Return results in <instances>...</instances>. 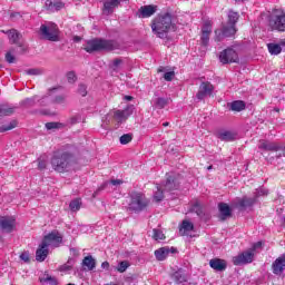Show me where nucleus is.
Instances as JSON below:
<instances>
[{
    "instance_id": "obj_36",
    "label": "nucleus",
    "mask_w": 285,
    "mask_h": 285,
    "mask_svg": "<svg viewBox=\"0 0 285 285\" xmlns=\"http://www.w3.org/2000/svg\"><path fill=\"white\" fill-rule=\"evenodd\" d=\"M17 128V120H11L9 125H3L0 127V132H8V130H12Z\"/></svg>"
},
{
    "instance_id": "obj_64",
    "label": "nucleus",
    "mask_w": 285,
    "mask_h": 285,
    "mask_svg": "<svg viewBox=\"0 0 285 285\" xmlns=\"http://www.w3.org/2000/svg\"><path fill=\"white\" fill-rule=\"evenodd\" d=\"M168 125H169V122H164V124H163V126H165V127L168 126Z\"/></svg>"
},
{
    "instance_id": "obj_18",
    "label": "nucleus",
    "mask_w": 285,
    "mask_h": 285,
    "mask_svg": "<svg viewBox=\"0 0 285 285\" xmlns=\"http://www.w3.org/2000/svg\"><path fill=\"white\" fill-rule=\"evenodd\" d=\"M4 35H7L10 43H14L19 48H23V41H21L22 36L16 29L2 30Z\"/></svg>"
},
{
    "instance_id": "obj_6",
    "label": "nucleus",
    "mask_w": 285,
    "mask_h": 285,
    "mask_svg": "<svg viewBox=\"0 0 285 285\" xmlns=\"http://www.w3.org/2000/svg\"><path fill=\"white\" fill-rule=\"evenodd\" d=\"M268 26L272 30L285 32V12L282 9H274L269 14Z\"/></svg>"
},
{
    "instance_id": "obj_58",
    "label": "nucleus",
    "mask_w": 285,
    "mask_h": 285,
    "mask_svg": "<svg viewBox=\"0 0 285 285\" xmlns=\"http://www.w3.org/2000/svg\"><path fill=\"white\" fill-rule=\"evenodd\" d=\"M119 66H121V59H115L114 60V67L118 68Z\"/></svg>"
},
{
    "instance_id": "obj_22",
    "label": "nucleus",
    "mask_w": 285,
    "mask_h": 285,
    "mask_svg": "<svg viewBox=\"0 0 285 285\" xmlns=\"http://www.w3.org/2000/svg\"><path fill=\"white\" fill-rule=\"evenodd\" d=\"M258 148L261 150H268L271 153H277V150H282V147L277 145L276 142H272L268 140H261Z\"/></svg>"
},
{
    "instance_id": "obj_30",
    "label": "nucleus",
    "mask_w": 285,
    "mask_h": 285,
    "mask_svg": "<svg viewBox=\"0 0 285 285\" xmlns=\"http://www.w3.org/2000/svg\"><path fill=\"white\" fill-rule=\"evenodd\" d=\"M82 266H86L89 271H95L96 262L92 256H87L82 261Z\"/></svg>"
},
{
    "instance_id": "obj_24",
    "label": "nucleus",
    "mask_w": 285,
    "mask_h": 285,
    "mask_svg": "<svg viewBox=\"0 0 285 285\" xmlns=\"http://www.w3.org/2000/svg\"><path fill=\"white\" fill-rule=\"evenodd\" d=\"M209 266L210 268H213L214 271H226V261L222 259V258H213L209 261Z\"/></svg>"
},
{
    "instance_id": "obj_32",
    "label": "nucleus",
    "mask_w": 285,
    "mask_h": 285,
    "mask_svg": "<svg viewBox=\"0 0 285 285\" xmlns=\"http://www.w3.org/2000/svg\"><path fill=\"white\" fill-rule=\"evenodd\" d=\"M153 233V239H155V242H164V239H166V235L161 229L154 228Z\"/></svg>"
},
{
    "instance_id": "obj_13",
    "label": "nucleus",
    "mask_w": 285,
    "mask_h": 285,
    "mask_svg": "<svg viewBox=\"0 0 285 285\" xmlns=\"http://www.w3.org/2000/svg\"><path fill=\"white\" fill-rule=\"evenodd\" d=\"M219 60L222 63H236L239 57L237 56V51L233 48H228L220 52Z\"/></svg>"
},
{
    "instance_id": "obj_1",
    "label": "nucleus",
    "mask_w": 285,
    "mask_h": 285,
    "mask_svg": "<svg viewBox=\"0 0 285 285\" xmlns=\"http://www.w3.org/2000/svg\"><path fill=\"white\" fill-rule=\"evenodd\" d=\"M51 166L56 173H68L75 166V155L66 150L55 151L51 157Z\"/></svg>"
},
{
    "instance_id": "obj_34",
    "label": "nucleus",
    "mask_w": 285,
    "mask_h": 285,
    "mask_svg": "<svg viewBox=\"0 0 285 285\" xmlns=\"http://www.w3.org/2000/svg\"><path fill=\"white\" fill-rule=\"evenodd\" d=\"M69 208H70L71 213H77V210H79L81 208V199L76 198V199L71 200V203L69 204Z\"/></svg>"
},
{
    "instance_id": "obj_57",
    "label": "nucleus",
    "mask_w": 285,
    "mask_h": 285,
    "mask_svg": "<svg viewBox=\"0 0 285 285\" xmlns=\"http://www.w3.org/2000/svg\"><path fill=\"white\" fill-rule=\"evenodd\" d=\"M71 268H72V266L66 264V265H62V266L60 267V271L66 272V271H70Z\"/></svg>"
},
{
    "instance_id": "obj_55",
    "label": "nucleus",
    "mask_w": 285,
    "mask_h": 285,
    "mask_svg": "<svg viewBox=\"0 0 285 285\" xmlns=\"http://www.w3.org/2000/svg\"><path fill=\"white\" fill-rule=\"evenodd\" d=\"M110 184H112V186H119L120 184H124V181L121 179H111Z\"/></svg>"
},
{
    "instance_id": "obj_39",
    "label": "nucleus",
    "mask_w": 285,
    "mask_h": 285,
    "mask_svg": "<svg viewBox=\"0 0 285 285\" xmlns=\"http://www.w3.org/2000/svg\"><path fill=\"white\" fill-rule=\"evenodd\" d=\"M132 141V134H124L120 137V144L126 146V144H130Z\"/></svg>"
},
{
    "instance_id": "obj_42",
    "label": "nucleus",
    "mask_w": 285,
    "mask_h": 285,
    "mask_svg": "<svg viewBox=\"0 0 285 285\" xmlns=\"http://www.w3.org/2000/svg\"><path fill=\"white\" fill-rule=\"evenodd\" d=\"M37 104V96L22 100V106H35Z\"/></svg>"
},
{
    "instance_id": "obj_51",
    "label": "nucleus",
    "mask_w": 285,
    "mask_h": 285,
    "mask_svg": "<svg viewBox=\"0 0 285 285\" xmlns=\"http://www.w3.org/2000/svg\"><path fill=\"white\" fill-rule=\"evenodd\" d=\"M6 61L8 63H14V56L10 51L6 53Z\"/></svg>"
},
{
    "instance_id": "obj_41",
    "label": "nucleus",
    "mask_w": 285,
    "mask_h": 285,
    "mask_svg": "<svg viewBox=\"0 0 285 285\" xmlns=\"http://www.w3.org/2000/svg\"><path fill=\"white\" fill-rule=\"evenodd\" d=\"M189 213H194L195 215H202V213H204L202 210V205L199 203H196L191 206Z\"/></svg>"
},
{
    "instance_id": "obj_38",
    "label": "nucleus",
    "mask_w": 285,
    "mask_h": 285,
    "mask_svg": "<svg viewBox=\"0 0 285 285\" xmlns=\"http://www.w3.org/2000/svg\"><path fill=\"white\" fill-rule=\"evenodd\" d=\"M213 32V22L210 20H206L202 28V33H210Z\"/></svg>"
},
{
    "instance_id": "obj_5",
    "label": "nucleus",
    "mask_w": 285,
    "mask_h": 285,
    "mask_svg": "<svg viewBox=\"0 0 285 285\" xmlns=\"http://www.w3.org/2000/svg\"><path fill=\"white\" fill-rule=\"evenodd\" d=\"M148 206H150V199H148L145 194L139 191H132L130 194L129 210L141 213V210H146Z\"/></svg>"
},
{
    "instance_id": "obj_52",
    "label": "nucleus",
    "mask_w": 285,
    "mask_h": 285,
    "mask_svg": "<svg viewBox=\"0 0 285 285\" xmlns=\"http://www.w3.org/2000/svg\"><path fill=\"white\" fill-rule=\"evenodd\" d=\"M41 69H29L27 70V75H33V76H37V75H41Z\"/></svg>"
},
{
    "instance_id": "obj_3",
    "label": "nucleus",
    "mask_w": 285,
    "mask_h": 285,
    "mask_svg": "<svg viewBox=\"0 0 285 285\" xmlns=\"http://www.w3.org/2000/svg\"><path fill=\"white\" fill-rule=\"evenodd\" d=\"M266 195H268V189L261 187L256 189L253 198L243 197L233 202V208H237L240 213H243V210H247V208H252V206H255L259 197H266Z\"/></svg>"
},
{
    "instance_id": "obj_10",
    "label": "nucleus",
    "mask_w": 285,
    "mask_h": 285,
    "mask_svg": "<svg viewBox=\"0 0 285 285\" xmlns=\"http://www.w3.org/2000/svg\"><path fill=\"white\" fill-rule=\"evenodd\" d=\"M237 32V28L230 24L223 26V29L215 30V38L214 40L219 42L224 41L226 37H235V33Z\"/></svg>"
},
{
    "instance_id": "obj_14",
    "label": "nucleus",
    "mask_w": 285,
    "mask_h": 285,
    "mask_svg": "<svg viewBox=\"0 0 285 285\" xmlns=\"http://www.w3.org/2000/svg\"><path fill=\"white\" fill-rule=\"evenodd\" d=\"M213 90H215V87H213V83L206 81L202 82L198 89V92L196 94V98L199 101H203V99H206V97H210L213 95Z\"/></svg>"
},
{
    "instance_id": "obj_15",
    "label": "nucleus",
    "mask_w": 285,
    "mask_h": 285,
    "mask_svg": "<svg viewBox=\"0 0 285 285\" xmlns=\"http://www.w3.org/2000/svg\"><path fill=\"white\" fill-rule=\"evenodd\" d=\"M195 225L193 224V222L185 219L181 222V224L179 225V235H181V237H195Z\"/></svg>"
},
{
    "instance_id": "obj_19",
    "label": "nucleus",
    "mask_w": 285,
    "mask_h": 285,
    "mask_svg": "<svg viewBox=\"0 0 285 285\" xmlns=\"http://www.w3.org/2000/svg\"><path fill=\"white\" fill-rule=\"evenodd\" d=\"M155 12H157V6L147 4V6H142L139 8V10L137 12V17L139 19H148V18L153 17V14H155Z\"/></svg>"
},
{
    "instance_id": "obj_23",
    "label": "nucleus",
    "mask_w": 285,
    "mask_h": 285,
    "mask_svg": "<svg viewBox=\"0 0 285 285\" xmlns=\"http://www.w3.org/2000/svg\"><path fill=\"white\" fill-rule=\"evenodd\" d=\"M171 279H174L176 284H184L188 282V274L184 269H178L171 275Z\"/></svg>"
},
{
    "instance_id": "obj_4",
    "label": "nucleus",
    "mask_w": 285,
    "mask_h": 285,
    "mask_svg": "<svg viewBox=\"0 0 285 285\" xmlns=\"http://www.w3.org/2000/svg\"><path fill=\"white\" fill-rule=\"evenodd\" d=\"M119 42L115 40L94 39L85 46L86 52H101V50H118Z\"/></svg>"
},
{
    "instance_id": "obj_45",
    "label": "nucleus",
    "mask_w": 285,
    "mask_h": 285,
    "mask_svg": "<svg viewBox=\"0 0 285 285\" xmlns=\"http://www.w3.org/2000/svg\"><path fill=\"white\" fill-rule=\"evenodd\" d=\"M67 79L69 83H75L77 81V75L73 71L67 73Z\"/></svg>"
},
{
    "instance_id": "obj_25",
    "label": "nucleus",
    "mask_w": 285,
    "mask_h": 285,
    "mask_svg": "<svg viewBox=\"0 0 285 285\" xmlns=\"http://www.w3.org/2000/svg\"><path fill=\"white\" fill-rule=\"evenodd\" d=\"M46 257H48V247L41 243L39 248L36 250V261L46 262Z\"/></svg>"
},
{
    "instance_id": "obj_37",
    "label": "nucleus",
    "mask_w": 285,
    "mask_h": 285,
    "mask_svg": "<svg viewBox=\"0 0 285 285\" xmlns=\"http://www.w3.org/2000/svg\"><path fill=\"white\" fill-rule=\"evenodd\" d=\"M128 268H130V263H128V261H122L117 266L118 273H126Z\"/></svg>"
},
{
    "instance_id": "obj_17",
    "label": "nucleus",
    "mask_w": 285,
    "mask_h": 285,
    "mask_svg": "<svg viewBox=\"0 0 285 285\" xmlns=\"http://www.w3.org/2000/svg\"><path fill=\"white\" fill-rule=\"evenodd\" d=\"M170 253H171V255H175V253H177V248L168 247V246L160 247L154 252V255L158 262H164L167 259V257H168V255H170Z\"/></svg>"
},
{
    "instance_id": "obj_7",
    "label": "nucleus",
    "mask_w": 285,
    "mask_h": 285,
    "mask_svg": "<svg viewBox=\"0 0 285 285\" xmlns=\"http://www.w3.org/2000/svg\"><path fill=\"white\" fill-rule=\"evenodd\" d=\"M40 37L46 41H59V27L55 22H48L40 26Z\"/></svg>"
},
{
    "instance_id": "obj_63",
    "label": "nucleus",
    "mask_w": 285,
    "mask_h": 285,
    "mask_svg": "<svg viewBox=\"0 0 285 285\" xmlns=\"http://www.w3.org/2000/svg\"><path fill=\"white\" fill-rule=\"evenodd\" d=\"M46 6H52V2L50 0H47Z\"/></svg>"
},
{
    "instance_id": "obj_21",
    "label": "nucleus",
    "mask_w": 285,
    "mask_h": 285,
    "mask_svg": "<svg viewBox=\"0 0 285 285\" xmlns=\"http://www.w3.org/2000/svg\"><path fill=\"white\" fill-rule=\"evenodd\" d=\"M274 275H282L285 268V254L281 257L276 258V261L272 265Z\"/></svg>"
},
{
    "instance_id": "obj_60",
    "label": "nucleus",
    "mask_w": 285,
    "mask_h": 285,
    "mask_svg": "<svg viewBox=\"0 0 285 285\" xmlns=\"http://www.w3.org/2000/svg\"><path fill=\"white\" fill-rule=\"evenodd\" d=\"M228 217H230V216L229 215H223V216H220V220L225 222V219H228Z\"/></svg>"
},
{
    "instance_id": "obj_33",
    "label": "nucleus",
    "mask_w": 285,
    "mask_h": 285,
    "mask_svg": "<svg viewBox=\"0 0 285 285\" xmlns=\"http://www.w3.org/2000/svg\"><path fill=\"white\" fill-rule=\"evenodd\" d=\"M267 49L271 55H279L282 52V46L277 43H268Z\"/></svg>"
},
{
    "instance_id": "obj_12",
    "label": "nucleus",
    "mask_w": 285,
    "mask_h": 285,
    "mask_svg": "<svg viewBox=\"0 0 285 285\" xmlns=\"http://www.w3.org/2000/svg\"><path fill=\"white\" fill-rule=\"evenodd\" d=\"M132 112H135V106L129 105L124 110L118 109V110L114 111L112 117H114L115 121H117V124H124V121H126L128 119V117H130V115H132Z\"/></svg>"
},
{
    "instance_id": "obj_8",
    "label": "nucleus",
    "mask_w": 285,
    "mask_h": 285,
    "mask_svg": "<svg viewBox=\"0 0 285 285\" xmlns=\"http://www.w3.org/2000/svg\"><path fill=\"white\" fill-rule=\"evenodd\" d=\"M61 242H63V236H61L59 232L55 230L45 236L42 244L47 248H59V246H61Z\"/></svg>"
},
{
    "instance_id": "obj_43",
    "label": "nucleus",
    "mask_w": 285,
    "mask_h": 285,
    "mask_svg": "<svg viewBox=\"0 0 285 285\" xmlns=\"http://www.w3.org/2000/svg\"><path fill=\"white\" fill-rule=\"evenodd\" d=\"M78 95H80L81 97H86V95H88V87L83 83H80L78 86Z\"/></svg>"
},
{
    "instance_id": "obj_46",
    "label": "nucleus",
    "mask_w": 285,
    "mask_h": 285,
    "mask_svg": "<svg viewBox=\"0 0 285 285\" xmlns=\"http://www.w3.org/2000/svg\"><path fill=\"white\" fill-rule=\"evenodd\" d=\"M164 79H165V81H171L173 79H175V71L165 72Z\"/></svg>"
},
{
    "instance_id": "obj_40",
    "label": "nucleus",
    "mask_w": 285,
    "mask_h": 285,
    "mask_svg": "<svg viewBox=\"0 0 285 285\" xmlns=\"http://www.w3.org/2000/svg\"><path fill=\"white\" fill-rule=\"evenodd\" d=\"M154 199L156 202H161L164 199V190H161V187L157 186V190L154 193Z\"/></svg>"
},
{
    "instance_id": "obj_62",
    "label": "nucleus",
    "mask_w": 285,
    "mask_h": 285,
    "mask_svg": "<svg viewBox=\"0 0 285 285\" xmlns=\"http://www.w3.org/2000/svg\"><path fill=\"white\" fill-rule=\"evenodd\" d=\"M73 41L79 42V41H81V38L78 37V36H75V37H73Z\"/></svg>"
},
{
    "instance_id": "obj_50",
    "label": "nucleus",
    "mask_w": 285,
    "mask_h": 285,
    "mask_svg": "<svg viewBox=\"0 0 285 285\" xmlns=\"http://www.w3.org/2000/svg\"><path fill=\"white\" fill-rule=\"evenodd\" d=\"M20 259L28 264V262H30V253L23 252L22 254H20Z\"/></svg>"
},
{
    "instance_id": "obj_9",
    "label": "nucleus",
    "mask_w": 285,
    "mask_h": 285,
    "mask_svg": "<svg viewBox=\"0 0 285 285\" xmlns=\"http://www.w3.org/2000/svg\"><path fill=\"white\" fill-rule=\"evenodd\" d=\"M0 230L2 233H14L17 230V218L13 216H0Z\"/></svg>"
},
{
    "instance_id": "obj_56",
    "label": "nucleus",
    "mask_w": 285,
    "mask_h": 285,
    "mask_svg": "<svg viewBox=\"0 0 285 285\" xmlns=\"http://www.w3.org/2000/svg\"><path fill=\"white\" fill-rule=\"evenodd\" d=\"M101 268H104V271H108V268H110V263H108L107 261L104 262V263L101 264Z\"/></svg>"
},
{
    "instance_id": "obj_20",
    "label": "nucleus",
    "mask_w": 285,
    "mask_h": 285,
    "mask_svg": "<svg viewBox=\"0 0 285 285\" xmlns=\"http://www.w3.org/2000/svg\"><path fill=\"white\" fill-rule=\"evenodd\" d=\"M164 190L170 193L171 190H177L179 188V179L175 175H167L166 181L163 185Z\"/></svg>"
},
{
    "instance_id": "obj_16",
    "label": "nucleus",
    "mask_w": 285,
    "mask_h": 285,
    "mask_svg": "<svg viewBox=\"0 0 285 285\" xmlns=\"http://www.w3.org/2000/svg\"><path fill=\"white\" fill-rule=\"evenodd\" d=\"M50 104H58L60 106H63L66 105V96L59 95L53 97L52 95H49L40 99V106H50Z\"/></svg>"
},
{
    "instance_id": "obj_59",
    "label": "nucleus",
    "mask_w": 285,
    "mask_h": 285,
    "mask_svg": "<svg viewBox=\"0 0 285 285\" xmlns=\"http://www.w3.org/2000/svg\"><path fill=\"white\" fill-rule=\"evenodd\" d=\"M53 6H55L56 10H61V8H63V3H61V2H56Z\"/></svg>"
},
{
    "instance_id": "obj_54",
    "label": "nucleus",
    "mask_w": 285,
    "mask_h": 285,
    "mask_svg": "<svg viewBox=\"0 0 285 285\" xmlns=\"http://www.w3.org/2000/svg\"><path fill=\"white\" fill-rule=\"evenodd\" d=\"M257 248H262V242L255 243L249 250H253V253L255 254V250H257Z\"/></svg>"
},
{
    "instance_id": "obj_11",
    "label": "nucleus",
    "mask_w": 285,
    "mask_h": 285,
    "mask_svg": "<svg viewBox=\"0 0 285 285\" xmlns=\"http://www.w3.org/2000/svg\"><path fill=\"white\" fill-rule=\"evenodd\" d=\"M253 259H255V253L248 249L245 250L233 258L234 266H244L246 264H252Z\"/></svg>"
},
{
    "instance_id": "obj_2",
    "label": "nucleus",
    "mask_w": 285,
    "mask_h": 285,
    "mask_svg": "<svg viewBox=\"0 0 285 285\" xmlns=\"http://www.w3.org/2000/svg\"><path fill=\"white\" fill-rule=\"evenodd\" d=\"M170 28H173V16L170 13L158 16L151 23V30L159 39H166Z\"/></svg>"
},
{
    "instance_id": "obj_48",
    "label": "nucleus",
    "mask_w": 285,
    "mask_h": 285,
    "mask_svg": "<svg viewBox=\"0 0 285 285\" xmlns=\"http://www.w3.org/2000/svg\"><path fill=\"white\" fill-rule=\"evenodd\" d=\"M46 166H47L46 159L39 158L38 159V170H46Z\"/></svg>"
},
{
    "instance_id": "obj_31",
    "label": "nucleus",
    "mask_w": 285,
    "mask_h": 285,
    "mask_svg": "<svg viewBox=\"0 0 285 285\" xmlns=\"http://www.w3.org/2000/svg\"><path fill=\"white\" fill-rule=\"evenodd\" d=\"M239 21V13L235 11H229L228 12V26H233L235 28V24Z\"/></svg>"
},
{
    "instance_id": "obj_27",
    "label": "nucleus",
    "mask_w": 285,
    "mask_h": 285,
    "mask_svg": "<svg viewBox=\"0 0 285 285\" xmlns=\"http://www.w3.org/2000/svg\"><path fill=\"white\" fill-rule=\"evenodd\" d=\"M235 137H237L233 131L224 130L218 134V139L220 141H234Z\"/></svg>"
},
{
    "instance_id": "obj_53",
    "label": "nucleus",
    "mask_w": 285,
    "mask_h": 285,
    "mask_svg": "<svg viewBox=\"0 0 285 285\" xmlns=\"http://www.w3.org/2000/svg\"><path fill=\"white\" fill-rule=\"evenodd\" d=\"M81 121V116H73L70 119V124H79Z\"/></svg>"
},
{
    "instance_id": "obj_49",
    "label": "nucleus",
    "mask_w": 285,
    "mask_h": 285,
    "mask_svg": "<svg viewBox=\"0 0 285 285\" xmlns=\"http://www.w3.org/2000/svg\"><path fill=\"white\" fill-rule=\"evenodd\" d=\"M43 284L57 285V278L52 276H48L43 279Z\"/></svg>"
},
{
    "instance_id": "obj_28",
    "label": "nucleus",
    "mask_w": 285,
    "mask_h": 285,
    "mask_svg": "<svg viewBox=\"0 0 285 285\" xmlns=\"http://www.w3.org/2000/svg\"><path fill=\"white\" fill-rule=\"evenodd\" d=\"M233 203H232V207L228 206V204L226 203H219L218 204V209H219V213L220 215H230L233 213Z\"/></svg>"
},
{
    "instance_id": "obj_44",
    "label": "nucleus",
    "mask_w": 285,
    "mask_h": 285,
    "mask_svg": "<svg viewBox=\"0 0 285 285\" xmlns=\"http://www.w3.org/2000/svg\"><path fill=\"white\" fill-rule=\"evenodd\" d=\"M46 128H47V130H57V129L61 128V124L60 122H47Z\"/></svg>"
},
{
    "instance_id": "obj_35",
    "label": "nucleus",
    "mask_w": 285,
    "mask_h": 285,
    "mask_svg": "<svg viewBox=\"0 0 285 285\" xmlns=\"http://www.w3.org/2000/svg\"><path fill=\"white\" fill-rule=\"evenodd\" d=\"M155 106L156 108H159V110L166 108V106H168V98H157L155 100Z\"/></svg>"
},
{
    "instance_id": "obj_26",
    "label": "nucleus",
    "mask_w": 285,
    "mask_h": 285,
    "mask_svg": "<svg viewBox=\"0 0 285 285\" xmlns=\"http://www.w3.org/2000/svg\"><path fill=\"white\" fill-rule=\"evenodd\" d=\"M227 106L233 112H242V110H246V102L243 100L232 101Z\"/></svg>"
},
{
    "instance_id": "obj_29",
    "label": "nucleus",
    "mask_w": 285,
    "mask_h": 285,
    "mask_svg": "<svg viewBox=\"0 0 285 285\" xmlns=\"http://www.w3.org/2000/svg\"><path fill=\"white\" fill-rule=\"evenodd\" d=\"M14 114V108L9 107L8 105L0 106V117H10V115Z\"/></svg>"
},
{
    "instance_id": "obj_47",
    "label": "nucleus",
    "mask_w": 285,
    "mask_h": 285,
    "mask_svg": "<svg viewBox=\"0 0 285 285\" xmlns=\"http://www.w3.org/2000/svg\"><path fill=\"white\" fill-rule=\"evenodd\" d=\"M208 41H210V33H202V43L208 46Z\"/></svg>"
},
{
    "instance_id": "obj_61",
    "label": "nucleus",
    "mask_w": 285,
    "mask_h": 285,
    "mask_svg": "<svg viewBox=\"0 0 285 285\" xmlns=\"http://www.w3.org/2000/svg\"><path fill=\"white\" fill-rule=\"evenodd\" d=\"M124 99H125L126 101H132V96H125Z\"/></svg>"
}]
</instances>
